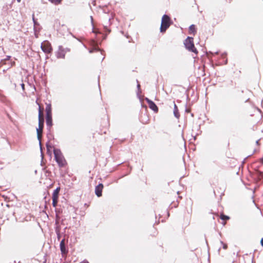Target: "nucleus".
I'll use <instances>...</instances> for the list:
<instances>
[{
  "mask_svg": "<svg viewBox=\"0 0 263 263\" xmlns=\"http://www.w3.org/2000/svg\"><path fill=\"white\" fill-rule=\"evenodd\" d=\"M261 161H262V163H263V159H262V160H261Z\"/></svg>",
  "mask_w": 263,
  "mask_h": 263,
  "instance_id": "obj_30",
  "label": "nucleus"
},
{
  "mask_svg": "<svg viewBox=\"0 0 263 263\" xmlns=\"http://www.w3.org/2000/svg\"><path fill=\"white\" fill-rule=\"evenodd\" d=\"M52 205L53 207L55 208L57 205L58 202L59 198L52 197Z\"/></svg>",
  "mask_w": 263,
  "mask_h": 263,
  "instance_id": "obj_15",
  "label": "nucleus"
},
{
  "mask_svg": "<svg viewBox=\"0 0 263 263\" xmlns=\"http://www.w3.org/2000/svg\"><path fill=\"white\" fill-rule=\"evenodd\" d=\"M53 154L55 159L59 166L60 167L65 166L67 164V162L61 151L59 149H54Z\"/></svg>",
  "mask_w": 263,
  "mask_h": 263,
  "instance_id": "obj_1",
  "label": "nucleus"
},
{
  "mask_svg": "<svg viewBox=\"0 0 263 263\" xmlns=\"http://www.w3.org/2000/svg\"><path fill=\"white\" fill-rule=\"evenodd\" d=\"M44 119H39V127L36 129L38 140L41 141L43 129L44 128Z\"/></svg>",
  "mask_w": 263,
  "mask_h": 263,
  "instance_id": "obj_7",
  "label": "nucleus"
},
{
  "mask_svg": "<svg viewBox=\"0 0 263 263\" xmlns=\"http://www.w3.org/2000/svg\"><path fill=\"white\" fill-rule=\"evenodd\" d=\"M221 243L222 245V247L223 249H227L228 248V246L226 243H224L222 241H221Z\"/></svg>",
  "mask_w": 263,
  "mask_h": 263,
  "instance_id": "obj_20",
  "label": "nucleus"
},
{
  "mask_svg": "<svg viewBox=\"0 0 263 263\" xmlns=\"http://www.w3.org/2000/svg\"><path fill=\"white\" fill-rule=\"evenodd\" d=\"M17 1L18 3H20L21 0H17Z\"/></svg>",
  "mask_w": 263,
  "mask_h": 263,
  "instance_id": "obj_24",
  "label": "nucleus"
},
{
  "mask_svg": "<svg viewBox=\"0 0 263 263\" xmlns=\"http://www.w3.org/2000/svg\"><path fill=\"white\" fill-rule=\"evenodd\" d=\"M257 144H258V141H256Z\"/></svg>",
  "mask_w": 263,
  "mask_h": 263,
  "instance_id": "obj_29",
  "label": "nucleus"
},
{
  "mask_svg": "<svg viewBox=\"0 0 263 263\" xmlns=\"http://www.w3.org/2000/svg\"><path fill=\"white\" fill-rule=\"evenodd\" d=\"M223 224L224 225L226 224V222H223Z\"/></svg>",
  "mask_w": 263,
  "mask_h": 263,
  "instance_id": "obj_28",
  "label": "nucleus"
},
{
  "mask_svg": "<svg viewBox=\"0 0 263 263\" xmlns=\"http://www.w3.org/2000/svg\"><path fill=\"white\" fill-rule=\"evenodd\" d=\"M184 44L188 50L196 54L198 53L197 50L194 46L193 37H187L184 41Z\"/></svg>",
  "mask_w": 263,
  "mask_h": 263,
  "instance_id": "obj_4",
  "label": "nucleus"
},
{
  "mask_svg": "<svg viewBox=\"0 0 263 263\" xmlns=\"http://www.w3.org/2000/svg\"><path fill=\"white\" fill-rule=\"evenodd\" d=\"M145 100L148 103L149 107L152 110H153L155 112H157L158 111V108L154 102H153L148 98H146Z\"/></svg>",
  "mask_w": 263,
  "mask_h": 263,
  "instance_id": "obj_8",
  "label": "nucleus"
},
{
  "mask_svg": "<svg viewBox=\"0 0 263 263\" xmlns=\"http://www.w3.org/2000/svg\"><path fill=\"white\" fill-rule=\"evenodd\" d=\"M60 191V187H57L53 191L52 197L59 198V194Z\"/></svg>",
  "mask_w": 263,
  "mask_h": 263,
  "instance_id": "obj_14",
  "label": "nucleus"
},
{
  "mask_svg": "<svg viewBox=\"0 0 263 263\" xmlns=\"http://www.w3.org/2000/svg\"><path fill=\"white\" fill-rule=\"evenodd\" d=\"M103 187L104 186L102 183H100L96 186L95 194L98 197H101L102 196V192Z\"/></svg>",
  "mask_w": 263,
  "mask_h": 263,
  "instance_id": "obj_9",
  "label": "nucleus"
},
{
  "mask_svg": "<svg viewBox=\"0 0 263 263\" xmlns=\"http://www.w3.org/2000/svg\"><path fill=\"white\" fill-rule=\"evenodd\" d=\"M36 104L39 105V119H44V107L42 106L38 102V99L36 101Z\"/></svg>",
  "mask_w": 263,
  "mask_h": 263,
  "instance_id": "obj_10",
  "label": "nucleus"
},
{
  "mask_svg": "<svg viewBox=\"0 0 263 263\" xmlns=\"http://www.w3.org/2000/svg\"><path fill=\"white\" fill-rule=\"evenodd\" d=\"M80 263H89V262L86 260H84L83 261H81Z\"/></svg>",
  "mask_w": 263,
  "mask_h": 263,
  "instance_id": "obj_21",
  "label": "nucleus"
},
{
  "mask_svg": "<svg viewBox=\"0 0 263 263\" xmlns=\"http://www.w3.org/2000/svg\"><path fill=\"white\" fill-rule=\"evenodd\" d=\"M69 51L70 49L69 48H65L62 46H60L56 52V56L58 59H64L66 53Z\"/></svg>",
  "mask_w": 263,
  "mask_h": 263,
  "instance_id": "obj_5",
  "label": "nucleus"
},
{
  "mask_svg": "<svg viewBox=\"0 0 263 263\" xmlns=\"http://www.w3.org/2000/svg\"><path fill=\"white\" fill-rule=\"evenodd\" d=\"M173 103H174V115L176 118H178L179 117L180 115H179V112L177 106L176 104H175V102H174Z\"/></svg>",
  "mask_w": 263,
  "mask_h": 263,
  "instance_id": "obj_13",
  "label": "nucleus"
},
{
  "mask_svg": "<svg viewBox=\"0 0 263 263\" xmlns=\"http://www.w3.org/2000/svg\"><path fill=\"white\" fill-rule=\"evenodd\" d=\"M149 120L148 119V118L145 121H143L142 119H141V122L144 124H147L149 123Z\"/></svg>",
  "mask_w": 263,
  "mask_h": 263,
  "instance_id": "obj_19",
  "label": "nucleus"
},
{
  "mask_svg": "<svg viewBox=\"0 0 263 263\" xmlns=\"http://www.w3.org/2000/svg\"><path fill=\"white\" fill-rule=\"evenodd\" d=\"M45 111L46 124L50 128L52 125V108L50 104H46Z\"/></svg>",
  "mask_w": 263,
  "mask_h": 263,
  "instance_id": "obj_3",
  "label": "nucleus"
},
{
  "mask_svg": "<svg viewBox=\"0 0 263 263\" xmlns=\"http://www.w3.org/2000/svg\"><path fill=\"white\" fill-rule=\"evenodd\" d=\"M60 250L62 254H66L67 253V251L65 247V239H62L60 242Z\"/></svg>",
  "mask_w": 263,
  "mask_h": 263,
  "instance_id": "obj_11",
  "label": "nucleus"
},
{
  "mask_svg": "<svg viewBox=\"0 0 263 263\" xmlns=\"http://www.w3.org/2000/svg\"><path fill=\"white\" fill-rule=\"evenodd\" d=\"M196 32V29L194 25H192L189 27V33L195 35Z\"/></svg>",
  "mask_w": 263,
  "mask_h": 263,
  "instance_id": "obj_12",
  "label": "nucleus"
},
{
  "mask_svg": "<svg viewBox=\"0 0 263 263\" xmlns=\"http://www.w3.org/2000/svg\"><path fill=\"white\" fill-rule=\"evenodd\" d=\"M260 243L262 247H263V238L260 240Z\"/></svg>",
  "mask_w": 263,
  "mask_h": 263,
  "instance_id": "obj_23",
  "label": "nucleus"
},
{
  "mask_svg": "<svg viewBox=\"0 0 263 263\" xmlns=\"http://www.w3.org/2000/svg\"><path fill=\"white\" fill-rule=\"evenodd\" d=\"M220 219L222 220L226 221L230 219V217L228 216L224 215L223 214H221L220 216Z\"/></svg>",
  "mask_w": 263,
  "mask_h": 263,
  "instance_id": "obj_16",
  "label": "nucleus"
},
{
  "mask_svg": "<svg viewBox=\"0 0 263 263\" xmlns=\"http://www.w3.org/2000/svg\"><path fill=\"white\" fill-rule=\"evenodd\" d=\"M41 47L45 53H50L52 51L51 45L48 41H44L42 42Z\"/></svg>",
  "mask_w": 263,
  "mask_h": 263,
  "instance_id": "obj_6",
  "label": "nucleus"
},
{
  "mask_svg": "<svg viewBox=\"0 0 263 263\" xmlns=\"http://www.w3.org/2000/svg\"><path fill=\"white\" fill-rule=\"evenodd\" d=\"M21 86H22V89H23V90H24V89H25V85H24V84L22 83V84H21Z\"/></svg>",
  "mask_w": 263,
  "mask_h": 263,
  "instance_id": "obj_22",
  "label": "nucleus"
},
{
  "mask_svg": "<svg viewBox=\"0 0 263 263\" xmlns=\"http://www.w3.org/2000/svg\"><path fill=\"white\" fill-rule=\"evenodd\" d=\"M93 51V50H90V52H92Z\"/></svg>",
  "mask_w": 263,
  "mask_h": 263,
  "instance_id": "obj_25",
  "label": "nucleus"
},
{
  "mask_svg": "<svg viewBox=\"0 0 263 263\" xmlns=\"http://www.w3.org/2000/svg\"><path fill=\"white\" fill-rule=\"evenodd\" d=\"M45 175L47 177H50L51 176V172L48 170H47L46 168H45Z\"/></svg>",
  "mask_w": 263,
  "mask_h": 263,
  "instance_id": "obj_17",
  "label": "nucleus"
},
{
  "mask_svg": "<svg viewBox=\"0 0 263 263\" xmlns=\"http://www.w3.org/2000/svg\"><path fill=\"white\" fill-rule=\"evenodd\" d=\"M52 3L54 4L55 5H58L60 4L61 2V0H49Z\"/></svg>",
  "mask_w": 263,
  "mask_h": 263,
  "instance_id": "obj_18",
  "label": "nucleus"
},
{
  "mask_svg": "<svg viewBox=\"0 0 263 263\" xmlns=\"http://www.w3.org/2000/svg\"><path fill=\"white\" fill-rule=\"evenodd\" d=\"M140 86L139 84L138 85V87H139Z\"/></svg>",
  "mask_w": 263,
  "mask_h": 263,
  "instance_id": "obj_27",
  "label": "nucleus"
},
{
  "mask_svg": "<svg viewBox=\"0 0 263 263\" xmlns=\"http://www.w3.org/2000/svg\"><path fill=\"white\" fill-rule=\"evenodd\" d=\"M172 23V22L170 17L166 14L163 15L161 20V26L160 28V32L164 33L167 29L170 27Z\"/></svg>",
  "mask_w": 263,
  "mask_h": 263,
  "instance_id": "obj_2",
  "label": "nucleus"
},
{
  "mask_svg": "<svg viewBox=\"0 0 263 263\" xmlns=\"http://www.w3.org/2000/svg\"><path fill=\"white\" fill-rule=\"evenodd\" d=\"M93 50H94L99 51V50H97L96 48L94 49Z\"/></svg>",
  "mask_w": 263,
  "mask_h": 263,
  "instance_id": "obj_26",
  "label": "nucleus"
}]
</instances>
